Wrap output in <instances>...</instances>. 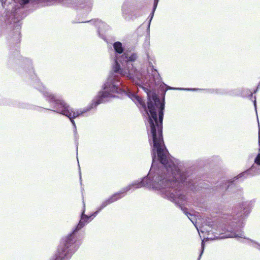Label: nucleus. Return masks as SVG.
<instances>
[{"instance_id":"nucleus-29","label":"nucleus","mask_w":260,"mask_h":260,"mask_svg":"<svg viewBox=\"0 0 260 260\" xmlns=\"http://www.w3.org/2000/svg\"><path fill=\"white\" fill-rule=\"evenodd\" d=\"M256 112L257 113V111ZM256 115L257 116V114H256ZM257 119H258V117H257Z\"/></svg>"},{"instance_id":"nucleus-12","label":"nucleus","mask_w":260,"mask_h":260,"mask_svg":"<svg viewBox=\"0 0 260 260\" xmlns=\"http://www.w3.org/2000/svg\"><path fill=\"white\" fill-rule=\"evenodd\" d=\"M260 174V170L256 169L254 165L248 170L239 174L238 176L234 178L235 180L239 179L242 177L246 178L250 176H253Z\"/></svg>"},{"instance_id":"nucleus-13","label":"nucleus","mask_w":260,"mask_h":260,"mask_svg":"<svg viewBox=\"0 0 260 260\" xmlns=\"http://www.w3.org/2000/svg\"><path fill=\"white\" fill-rule=\"evenodd\" d=\"M71 256L72 255L58 247L53 260H69Z\"/></svg>"},{"instance_id":"nucleus-18","label":"nucleus","mask_w":260,"mask_h":260,"mask_svg":"<svg viewBox=\"0 0 260 260\" xmlns=\"http://www.w3.org/2000/svg\"><path fill=\"white\" fill-rule=\"evenodd\" d=\"M206 225H208L209 227V229L205 228L204 226H203L202 228L203 229V230H201V232L202 233L204 232H211V230L210 229H212V226L213 225V223L211 221H208L206 223Z\"/></svg>"},{"instance_id":"nucleus-5","label":"nucleus","mask_w":260,"mask_h":260,"mask_svg":"<svg viewBox=\"0 0 260 260\" xmlns=\"http://www.w3.org/2000/svg\"><path fill=\"white\" fill-rule=\"evenodd\" d=\"M234 181H222L213 188L214 191L219 193L225 191L230 194L229 192H232L231 198L238 202L237 205L233 208L231 214L224 213L221 217V228L226 234L225 237L221 236V238H241L247 239L250 241V245L260 251V244L246 238L243 231L244 221L250 214L253 203L252 201H244L242 192L235 187Z\"/></svg>"},{"instance_id":"nucleus-7","label":"nucleus","mask_w":260,"mask_h":260,"mask_svg":"<svg viewBox=\"0 0 260 260\" xmlns=\"http://www.w3.org/2000/svg\"><path fill=\"white\" fill-rule=\"evenodd\" d=\"M84 212V210L78 224L70 233L62 238L58 246L60 249H63L71 255H72L78 248V246L76 243L78 232L88 223L89 219H92L94 217L91 215L88 216Z\"/></svg>"},{"instance_id":"nucleus-4","label":"nucleus","mask_w":260,"mask_h":260,"mask_svg":"<svg viewBox=\"0 0 260 260\" xmlns=\"http://www.w3.org/2000/svg\"><path fill=\"white\" fill-rule=\"evenodd\" d=\"M149 66L152 72L153 77V81L151 80L145 81L147 82V86L151 93H155L158 98V103L154 104V114H151L150 110L148 107L149 97L147 95L148 102L147 106L143 100L140 98V102H138L144 108L145 113L147 115V120L150 127V132L148 131V136L149 142L150 146L152 147L151 153H153L157 156L158 158H161L162 156L170 155L164 142L162 136V121L164 119V111L165 109V95L166 92L168 90H185V91H198L202 90L203 89L196 88H177L170 87L164 83L162 82L160 85L161 88L166 86V89H163V100L160 101L158 95L154 91H152L156 85H158L160 83L161 78L157 71L154 68L152 63L148 59ZM208 92L211 93H219L218 89H204ZM147 95L148 94L147 93Z\"/></svg>"},{"instance_id":"nucleus-21","label":"nucleus","mask_w":260,"mask_h":260,"mask_svg":"<svg viewBox=\"0 0 260 260\" xmlns=\"http://www.w3.org/2000/svg\"><path fill=\"white\" fill-rule=\"evenodd\" d=\"M204 248H205V244L204 243V242L202 241V245H201V252L200 253V255L199 256V257L198 258V260H200L201 259V257L202 255V254H203V252H204Z\"/></svg>"},{"instance_id":"nucleus-20","label":"nucleus","mask_w":260,"mask_h":260,"mask_svg":"<svg viewBox=\"0 0 260 260\" xmlns=\"http://www.w3.org/2000/svg\"><path fill=\"white\" fill-rule=\"evenodd\" d=\"M158 2V0H154L153 10L151 11V12L149 14V16H153L154 11L157 7Z\"/></svg>"},{"instance_id":"nucleus-23","label":"nucleus","mask_w":260,"mask_h":260,"mask_svg":"<svg viewBox=\"0 0 260 260\" xmlns=\"http://www.w3.org/2000/svg\"><path fill=\"white\" fill-rule=\"evenodd\" d=\"M237 91V90L236 89H234V90H231L230 93H229L228 94L230 95H233V96H236V95H238L239 94V93H237L236 92Z\"/></svg>"},{"instance_id":"nucleus-24","label":"nucleus","mask_w":260,"mask_h":260,"mask_svg":"<svg viewBox=\"0 0 260 260\" xmlns=\"http://www.w3.org/2000/svg\"><path fill=\"white\" fill-rule=\"evenodd\" d=\"M253 105L255 108V111L256 112V96H254V100L253 101Z\"/></svg>"},{"instance_id":"nucleus-16","label":"nucleus","mask_w":260,"mask_h":260,"mask_svg":"<svg viewBox=\"0 0 260 260\" xmlns=\"http://www.w3.org/2000/svg\"><path fill=\"white\" fill-rule=\"evenodd\" d=\"M19 107L20 108H23V109H33V110H37L38 108L44 109H46V110H47L46 109H48L47 108H43V107H38V106L29 105L28 104L25 103H20L19 105ZM49 109H52V108L50 107Z\"/></svg>"},{"instance_id":"nucleus-19","label":"nucleus","mask_w":260,"mask_h":260,"mask_svg":"<svg viewBox=\"0 0 260 260\" xmlns=\"http://www.w3.org/2000/svg\"><path fill=\"white\" fill-rule=\"evenodd\" d=\"M73 132H74V139H75V143L76 144L77 148L78 147V145L79 135L78 134L77 129H74L73 130Z\"/></svg>"},{"instance_id":"nucleus-3","label":"nucleus","mask_w":260,"mask_h":260,"mask_svg":"<svg viewBox=\"0 0 260 260\" xmlns=\"http://www.w3.org/2000/svg\"><path fill=\"white\" fill-rule=\"evenodd\" d=\"M8 65L21 76L28 77L32 81L34 87L42 94L50 107L52 108L46 109L68 117L72 123L74 129H77L74 119L92 109L96 108L100 104L107 102V99L109 98L107 92L101 90L92 100L91 103L86 108L75 109L71 107L62 99L53 93L42 85L34 72L32 61L29 58L21 56L18 52L15 55L10 54Z\"/></svg>"},{"instance_id":"nucleus-6","label":"nucleus","mask_w":260,"mask_h":260,"mask_svg":"<svg viewBox=\"0 0 260 260\" xmlns=\"http://www.w3.org/2000/svg\"><path fill=\"white\" fill-rule=\"evenodd\" d=\"M152 154V165L147 175L143 177L141 181H135L123 188L119 191L116 192L102 202L101 206L99 207L96 211H95L91 216L95 217L98 213L104 209L108 205L117 201L119 199L124 197V194L132 189L139 188L142 187H146L149 189H154V188L160 187V184L158 182H156L158 178V173H157V162H159L157 160V156L153 153Z\"/></svg>"},{"instance_id":"nucleus-8","label":"nucleus","mask_w":260,"mask_h":260,"mask_svg":"<svg viewBox=\"0 0 260 260\" xmlns=\"http://www.w3.org/2000/svg\"><path fill=\"white\" fill-rule=\"evenodd\" d=\"M93 2V0H31L28 8L32 7L34 11L38 8L61 4L76 10L90 9Z\"/></svg>"},{"instance_id":"nucleus-14","label":"nucleus","mask_w":260,"mask_h":260,"mask_svg":"<svg viewBox=\"0 0 260 260\" xmlns=\"http://www.w3.org/2000/svg\"><path fill=\"white\" fill-rule=\"evenodd\" d=\"M132 0H125L122 5L121 11L124 15H129L132 11Z\"/></svg>"},{"instance_id":"nucleus-28","label":"nucleus","mask_w":260,"mask_h":260,"mask_svg":"<svg viewBox=\"0 0 260 260\" xmlns=\"http://www.w3.org/2000/svg\"><path fill=\"white\" fill-rule=\"evenodd\" d=\"M80 179H81V173H80Z\"/></svg>"},{"instance_id":"nucleus-15","label":"nucleus","mask_w":260,"mask_h":260,"mask_svg":"<svg viewBox=\"0 0 260 260\" xmlns=\"http://www.w3.org/2000/svg\"><path fill=\"white\" fill-rule=\"evenodd\" d=\"M113 47L116 54L122 55L125 52L122 43L117 41L113 44Z\"/></svg>"},{"instance_id":"nucleus-17","label":"nucleus","mask_w":260,"mask_h":260,"mask_svg":"<svg viewBox=\"0 0 260 260\" xmlns=\"http://www.w3.org/2000/svg\"><path fill=\"white\" fill-rule=\"evenodd\" d=\"M241 94L243 96H247L249 99L252 100V98H253V93L251 92L249 89H243Z\"/></svg>"},{"instance_id":"nucleus-9","label":"nucleus","mask_w":260,"mask_h":260,"mask_svg":"<svg viewBox=\"0 0 260 260\" xmlns=\"http://www.w3.org/2000/svg\"><path fill=\"white\" fill-rule=\"evenodd\" d=\"M21 25L18 17H0V27L9 31L7 39L10 46L20 43Z\"/></svg>"},{"instance_id":"nucleus-26","label":"nucleus","mask_w":260,"mask_h":260,"mask_svg":"<svg viewBox=\"0 0 260 260\" xmlns=\"http://www.w3.org/2000/svg\"><path fill=\"white\" fill-rule=\"evenodd\" d=\"M258 143L260 144V129H259L258 132Z\"/></svg>"},{"instance_id":"nucleus-1","label":"nucleus","mask_w":260,"mask_h":260,"mask_svg":"<svg viewBox=\"0 0 260 260\" xmlns=\"http://www.w3.org/2000/svg\"><path fill=\"white\" fill-rule=\"evenodd\" d=\"M157 160L159 162H157L158 177L156 182H158L160 186L154 189L160 190L163 198L179 207L199 231L196 217L183 207L186 201L184 189L198 191L203 188L209 189L210 185L196 178L192 168L180 170L171 155L157 157Z\"/></svg>"},{"instance_id":"nucleus-27","label":"nucleus","mask_w":260,"mask_h":260,"mask_svg":"<svg viewBox=\"0 0 260 260\" xmlns=\"http://www.w3.org/2000/svg\"><path fill=\"white\" fill-rule=\"evenodd\" d=\"M258 88H259V85L257 87L256 89L254 90L253 93H255L257 92V91H258Z\"/></svg>"},{"instance_id":"nucleus-25","label":"nucleus","mask_w":260,"mask_h":260,"mask_svg":"<svg viewBox=\"0 0 260 260\" xmlns=\"http://www.w3.org/2000/svg\"><path fill=\"white\" fill-rule=\"evenodd\" d=\"M152 18H153V17H150V19H149V21H148V25H147V26H148V29H149V27H150V23H151V20H152Z\"/></svg>"},{"instance_id":"nucleus-2","label":"nucleus","mask_w":260,"mask_h":260,"mask_svg":"<svg viewBox=\"0 0 260 260\" xmlns=\"http://www.w3.org/2000/svg\"><path fill=\"white\" fill-rule=\"evenodd\" d=\"M139 55L137 52L126 49L119 57H116L113 66V71L108 76L106 82L102 86L103 91H106L109 98H113L114 93L124 94L134 102H140V98L135 93L132 92L127 87L123 85L120 76L125 77L142 88L149 97L148 107L151 114H154V104L158 102V98L154 92L151 93L147 86L146 73L138 70L136 67Z\"/></svg>"},{"instance_id":"nucleus-11","label":"nucleus","mask_w":260,"mask_h":260,"mask_svg":"<svg viewBox=\"0 0 260 260\" xmlns=\"http://www.w3.org/2000/svg\"><path fill=\"white\" fill-rule=\"evenodd\" d=\"M31 1V0H0V4L5 8L7 5L11 4L13 2L15 9H13L12 11L14 12H17V11H20L21 10L28 8Z\"/></svg>"},{"instance_id":"nucleus-22","label":"nucleus","mask_w":260,"mask_h":260,"mask_svg":"<svg viewBox=\"0 0 260 260\" xmlns=\"http://www.w3.org/2000/svg\"><path fill=\"white\" fill-rule=\"evenodd\" d=\"M254 163L258 166H260V153H258L254 159Z\"/></svg>"},{"instance_id":"nucleus-10","label":"nucleus","mask_w":260,"mask_h":260,"mask_svg":"<svg viewBox=\"0 0 260 260\" xmlns=\"http://www.w3.org/2000/svg\"><path fill=\"white\" fill-rule=\"evenodd\" d=\"M73 23H87L90 25H94L98 29L99 37L105 40V36L102 34V32L107 30L109 26L101 20L98 18L92 19L90 20H79L78 21H73Z\"/></svg>"}]
</instances>
